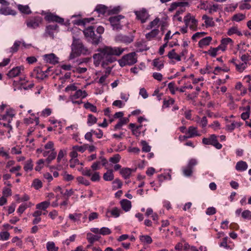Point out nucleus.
Segmentation results:
<instances>
[{
    "mask_svg": "<svg viewBox=\"0 0 251 251\" xmlns=\"http://www.w3.org/2000/svg\"><path fill=\"white\" fill-rule=\"evenodd\" d=\"M126 48L121 47H112L104 46L97 49L98 53L93 55L94 64L96 66L100 63L103 68H105L109 64L115 62L117 59L115 56H120L126 50Z\"/></svg>",
    "mask_w": 251,
    "mask_h": 251,
    "instance_id": "nucleus-1",
    "label": "nucleus"
},
{
    "mask_svg": "<svg viewBox=\"0 0 251 251\" xmlns=\"http://www.w3.org/2000/svg\"><path fill=\"white\" fill-rule=\"evenodd\" d=\"M89 53L88 49L84 46L81 41L73 36V41L71 45V52L69 59H73L81 54L86 55Z\"/></svg>",
    "mask_w": 251,
    "mask_h": 251,
    "instance_id": "nucleus-2",
    "label": "nucleus"
},
{
    "mask_svg": "<svg viewBox=\"0 0 251 251\" xmlns=\"http://www.w3.org/2000/svg\"><path fill=\"white\" fill-rule=\"evenodd\" d=\"M83 33L87 41L94 45H98L102 41V36L95 32V28L93 26L85 28L83 30Z\"/></svg>",
    "mask_w": 251,
    "mask_h": 251,
    "instance_id": "nucleus-3",
    "label": "nucleus"
},
{
    "mask_svg": "<svg viewBox=\"0 0 251 251\" xmlns=\"http://www.w3.org/2000/svg\"><path fill=\"white\" fill-rule=\"evenodd\" d=\"M15 116V113L13 109H7L5 114L0 116V125L9 128V130H11L10 123Z\"/></svg>",
    "mask_w": 251,
    "mask_h": 251,
    "instance_id": "nucleus-4",
    "label": "nucleus"
},
{
    "mask_svg": "<svg viewBox=\"0 0 251 251\" xmlns=\"http://www.w3.org/2000/svg\"><path fill=\"white\" fill-rule=\"evenodd\" d=\"M137 62V54L135 52L127 53L118 60L119 65L123 67L125 66H131Z\"/></svg>",
    "mask_w": 251,
    "mask_h": 251,
    "instance_id": "nucleus-5",
    "label": "nucleus"
},
{
    "mask_svg": "<svg viewBox=\"0 0 251 251\" xmlns=\"http://www.w3.org/2000/svg\"><path fill=\"white\" fill-rule=\"evenodd\" d=\"M202 142L204 145H212L218 150L222 148V145L218 142L217 136L215 134L211 135L208 138H203Z\"/></svg>",
    "mask_w": 251,
    "mask_h": 251,
    "instance_id": "nucleus-6",
    "label": "nucleus"
},
{
    "mask_svg": "<svg viewBox=\"0 0 251 251\" xmlns=\"http://www.w3.org/2000/svg\"><path fill=\"white\" fill-rule=\"evenodd\" d=\"M184 22L186 26L189 27L191 29L196 30L198 26V21L195 17L188 13L184 18Z\"/></svg>",
    "mask_w": 251,
    "mask_h": 251,
    "instance_id": "nucleus-7",
    "label": "nucleus"
},
{
    "mask_svg": "<svg viewBox=\"0 0 251 251\" xmlns=\"http://www.w3.org/2000/svg\"><path fill=\"white\" fill-rule=\"evenodd\" d=\"M197 161L196 159H191L188 161L186 166L182 169L183 175L185 176H191L192 175L194 167L197 164Z\"/></svg>",
    "mask_w": 251,
    "mask_h": 251,
    "instance_id": "nucleus-8",
    "label": "nucleus"
},
{
    "mask_svg": "<svg viewBox=\"0 0 251 251\" xmlns=\"http://www.w3.org/2000/svg\"><path fill=\"white\" fill-rule=\"evenodd\" d=\"M124 18V16L122 15H118L110 17L109 18V21L114 30H119L122 29L123 25H121L120 21Z\"/></svg>",
    "mask_w": 251,
    "mask_h": 251,
    "instance_id": "nucleus-9",
    "label": "nucleus"
},
{
    "mask_svg": "<svg viewBox=\"0 0 251 251\" xmlns=\"http://www.w3.org/2000/svg\"><path fill=\"white\" fill-rule=\"evenodd\" d=\"M188 5L189 3L187 2H175L172 3L169 8V11H172L174 10L177 7H181L180 9L177 11L176 12L175 16H177L184 12L185 10L184 7L188 6Z\"/></svg>",
    "mask_w": 251,
    "mask_h": 251,
    "instance_id": "nucleus-10",
    "label": "nucleus"
},
{
    "mask_svg": "<svg viewBox=\"0 0 251 251\" xmlns=\"http://www.w3.org/2000/svg\"><path fill=\"white\" fill-rule=\"evenodd\" d=\"M42 22L41 17H35L30 18L26 21L27 26L29 28L35 29L39 27Z\"/></svg>",
    "mask_w": 251,
    "mask_h": 251,
    "instance_id": "nucleus-11",
    "label": "nucleus"
},
{
    "mask_svg": "<svg viewBox=\"0 0 251 251\" xmlns=\"http://www.w3.org/2000/svg\"><path fill=\"white\" fill-rule=\"evenodd\" d=\"M134 36L132 35H126L119 34L115 37V40L117 42L123 43L128 44L132 42L134 40Z\"/></svg>",
    "mask_w": 251,
    "mask_h": 251,
    "instance_id": "nucleus-12",
    "label": "nucleus"
},
{
    "mask_svg": "<svg viewBox=\"0 0 251 251\" xmlns=\"http://www.w3.org/2000/svg\"><path fill=\"white\" fill-rule=\"evenodd\" d=\"M58 31V26L56 24L48 25L46 27L44 36L54 38V34Z\"/></svg>",
    "mask_w": 251,
    "mask_h": 251,
    "instance_id": "nucleus-13",
    "label": "nucleus"
},
{
    "mask_svg": "<svg viewBox=\"0 0 251 251\" xmlns=\"http://www.w3.org/2000/svg\"><path fill=\"white\" fill-rule=\"evenodd\" d=\"M136 18L141 21L142 23H145L149 19L150 15L145 8H142L140 10L134 12Z\"/></svg>",
    "mask_w": 251,
    "mask_h": 251,
    "instance_id": "nucleus-14",
    "label": "nucleus"
},
{
    "mask_svg": "<svg viewBox=\"0 0 251 251\" xmlns=\"http://www.w3.org/2000/svg\"><path fill=\"white\" fill-rule=\"evenodd\" d=\"M33 76H35L37 79L43 80L48 75L44 72L43 68H36L32 72Z\"/></svg>",
    "mask_w": 251,
    "mask_h": 251,
    "instance_id": "nucleus-15",
    "label": "nucleus"
},
{
    "mask_svg": "<svg viewBox=\"0 0 251 251\" xmlns=\"http://www.w3.org/2000/svg\"><path fill=\"white\" fill-rule=\"evenodd\" d=\"M56 152L55 150L46 151H43V156L46 157L48 156L47 159L45 160L46 162L49 164L52 160H54L56 156Z\"/></svg>",
    "mask_w": 251,
    "mask_h": 251,
    "instance_id": "nucleus-16",
    "label": "nucleus"
},
{
    "mask_svg": "<svg viewBox=\"0 0 251 251\" xmlns=\"http://www.w3.org/2000/svg\"><path fill=\"white\" fill-rule=\"evenodd\" d=\"M23 71L24 67L23 66L16 67L8 72L7 75L10 78L15 77L19 75Z\"/></svg>",
    "mask_w": 251,
    "mask_h": 251,
    "instance_id": "nucleus-17",
    "label": "nucleus"
},
{
    "mask_svg": "<svg viewBox=\"0 0 251 251\" xmlns=\"http://www.w3.org/2000/svg\"><path fill=\"white\" fill-rule=\"evenodd\" d=\"M45 18L46 21L49 22H55L56 23L62 24L64 21L63 18L52 13L48 14Z\"/></svg>",
    "mask_w": 251,
    "mask_h": 251,
    "instance_id": "nucleus-18",
    "label": "nucleus"
},
{
    "mask_svg": "<svg viewBox=\"0 0 251 251\" xmlns=\"http://www.w3.org/2000/svg\"><path fill=\"white\" fill-rule=\"evenodd\" d=\"M87 96V94L85 91L81 90H76L75 92L71 95L70 99L71 100H75L78 99H83Z\"/></svg>",
    "mask_w": 251,
    "mask_h": 251,
    "instance_id": "nucleus-19",
    "label": "nucleus"
},
{
    "mask_svg": "<svg viewBox=\"0 0 251 251\" xmlns=\"http://www.w3.org/2000/svg\"><path fill=\"white\" fill-rule=\"evenodd\" d=\"M44 60L52 64H55L58 63V58L53 53L45 54L43 56Z\"/></svg>",
    "mask_w": 251,
    "mask_h": 251,
    "instance_id": "nucleus-20",
    "label": "nucleus"
},
{
    "mask_svg": "<svg viewBox=\"0 0 251 251\" xmlns=\"http://www.w3.org/2000/svg\"><path fill=\"white\" fill-rule=\"evenodd\" d=\"M186 134H188V137L190 138L200 136V134L198 131L197 127L193 126H190L188 127Z\"/></svg>",
    "mask_w": 251,
    "mask_h": 251,
    "instance_id": "nucleus-21",
    "label": "nucleus"
},
{
    "mask_svg": "<svg viewBox=\"0 0 251 251\" xmlns=\"http://www.w3.org/2000/svg\"><path fill=\"white\" fill-rule=\"evenodd\" d=\"M232 45L233 41L230 38H225L222 39L221 44L219 46V48L222 51H225L226 49V46L228 44Z\"/></svg>",
    "mask_w": 251,
    "mask_h": 251,
    "instance_id": "nucleus-22",
    "label": "nucleus"
},
{
    "mask_svg": "<svg viewBox=\"0 0 251 251\" xmlns=\"http://www.w3.org/2000/svg\"><path fill=\"white\" fill-rule=\"evenodd\" d=\"M122 209L126 212L128 211L131 207V202L129 200L124 199L120 202Z\"/></svg>",
    "mask_w": 251,
    "mask_h": 251,
    "instance_id": "nucleus-23",
    "label": "nucleus"
},
{
    "mask_svg": "<svg viewBox=\"0 0 251 251\" xmlns=\"http://www.w3.org/2000/svg\"><path fill=\"white\" fill-rule=\"evenodd\" d=\"M202 19L204 20V23L206 27H212L215 25V23L212 17H209L206 15H203Z\"/></svg>",
    "mask_w": 251,
    "mask_h": 251,
    "instance_id": "nucleus-24",
    "label": "nucleus"
},
{
    "mask_svg": "<svg viewBox=\"0 0 251 251\" xmlns=\"http://www.w3.org/2000/svg\"><path fill=\"white\" fill-rule=\"evenodd\" d=\"M100 238V236L94 235L90 232L87 233L86 235V239L91 244H93L95 242L99 241Z\"/></svg>",
    "mask_w": 251,
    "mask_h": 251,
    "instance_id": "nucleus-25",
    "label": "nucleus"
},
{
    "mask_svg": "<svg viewBox=\"0 0 251 251\" xmlns=\"http://www.w3.org/2000/svg\"><path fill=\"white\" fill-rule=\"evenodd\" d=\"M235 169L238 171H245L248 169V164L245 161H240L236 163Z\"/></svg>",
    "mask_w": 251,
    "mask_h": 251,
    "instance_id": "nucleus-26",
    "label": "nucleus"
},
{
    "mask_svg": "<svg viewBox=\"0 0 251 251\" xmlns=\"http://www.w3.org/2000/svg\"><path fill=\"white\" fill-rule=\"evenodd\" d=\"M0 14L4 15H15L16 14V12L15 10L11 9L10 7H2L0 9Z\"/></svg>",
    "mask_w": 251,
    "mask_h": 251,
    "instance_id": "nucleus-27",
    "label": "nucleus"
},
{
    "mask_svg": "<svg viewBox=\"0 0 251 251\" xmlns=\"http://www.w3.org/2000/svg\"><path fill=\"white\" fill-rule=\"evenodd\" d=\"M132 171V169L128 168H125L120 170V174L125 179H127L129 178Z\"/></svg>",
    "mask_w": 251,
    "mask_h": 251,
    "instance_id": "nucleus-28",
    "label": "nucleus"
},
{
    "mask_svg": "<svg viewBox=\"0 0 251 251\" xmlns=\"http://www.w3.org/2000/svg\"><path fill=\"white\" fill-rule=\"evenodd\" d=\"M49 201H44L36 205V208L39 210L45 211L50 206Z\"/></svg>",
    "mask_w": 251,
    "mask_h": 251,
    "instance_id": "nucleus-29",
    "label": "nucleus"
},
{
    "mask_svg": "<svg viewBox=\"0 0 251 251\" xmlns=\"http://www.w3.org/2000/svg\"><path fill=\"white\" fill-rule=\"evenodd\" d=\"M17 6L19 11L23 14L28 15L31 13V11L30 10L29 6L27 5H24L22 4H18Z\"/></svg>",
    "mask_w": 251,
    "mask_h": 251,
    "instance_id": "nucleus-30",
    "label": "nucleus"
},
{
    "mask_svg": "<svg viewBox=\"0 0 251 251\" xmlns=\"http://www.w3.org/2000/svg\"><path fill=\"white\" fill-rule=\"evenodd\" d=\"M168 57L171 59H175L177 61L181 60L180 55L177 54L174 49L168 52Z\"/></svg>",
    "mask_w": 251,
    "mask_h": 251,
    "instance_id": "nucleus-31",
    "label": "nucleus"
},
{
    "mask_svg": "<svg viewBox=\"0 0 251 251\" xmlns=\"http://www.w3.org/2000/svg\"><path fill=\"white\" fill-rule=\"evenodd\" d=\"M107 7L102 4L98 5L96 8L95 11H96L99 14L103 15L107 11Z\"/></svg>",
    "mask_w": 251,
    "mask_h": 251,
    "instance_id": "nucleus-32",
    "label": "nucleus"
},
{
    "mask_svg": "<svg viewBox=\"0 0 251 251\" xmlns=\"http://www.w3.org/2000/svg\"><path fill=\"white\" fill-rule=\"evenodd\" d=\"M159 29H153L151 32L146 34V38L148 40H151L159 34Z\"/></svg>",
    "mask_w": 251,
    "mask_h": 251,
    "instance_id": "nucleus-33",
    "label": "nucleus"
},
{
    "mask_svg": "<svg viewBox=\"0 0 251 251\" xmlns=\"http://www.w3.org/2000/svg\"><path fill=\"white\" fill-rule=\"evenodd\" d=\"M32 205L30 202L22 203L19 206L17 209V212L19 213L20 215H21L27 208L30 207Z\"/></svg>",
    "mask_w": 251,
    "mask_h": 251,
    "instance_id": "nucleus-34",
    "label": "nucleus"
},
{
    "mask_svg": "<svg viewBox=\"0 0 251 251\" xmlns=\"http://www.w3.org/2000/svg\"><path fill=\"white\" fill-rule=\"evenodd\" d=\"M227 34L229 36H231L233 34H236L238 36H242V32L239 30L238 28L236 26H232L230 27L227 31Z\"/></svg>",
    "mask_w": 251,
    "mask_h": 251,
    "instance_id": "nucleus-35",
    "label": "nucleus"
},
{
    "mask_svg": "<svg viewBox=\"0 0 251 251\" xmlns=\"http://www.w3.org/2000/svg\"><path fill=\"white\" fill-rule=\"evenodd\" d=\"M242 109L243 110L245 111V112L242 113L241 115V118L244 120L248 119L250 116V112L251 110L250 106L247 105L243 107Z\"/></svg>",
    "mask_w": 251,
    "mask_h": 251,
    "instance_id": "nucleus-36",
    "label": "nucleus"
},
{
    "mask_svg": "<svg viewBox=\"0 0 251 251\" xmlns=\"http://www.w3.org/2000/svg\"><path fill=\"white\" fill-rule=\"evenodd\" d=\"M212 40V37L208 36L201 39L199 42V45L200 48H202L203 46L208 45Z\"/></svg>",
    "mask_w": 251,
    "mask_h": 251,
    "instance_id": "nucleus-37",
    "label": "nucleus"
},
{
    "mask_svg": "<svg viewBox=\"0 0 251 251\" xmlns=\"http://www.w3.org/2000/svg\"><path fill=\"white\" fill-rule=\"evenodd\" d=\"M129 122L128 118H121L118 123L115 126L114 129L115 130L120 129L124 125L126 124Z\"/></svg>",
    "mask_w": 251,
    "mask_h": 251,
    "instance_id": "nucleus-38",
    "label": "nucleus"
},
{
    "mask_svg": "<svg viewBox=\"0 0 251 251\" xmlns=\"http://www.w3.org/2000/svg\"><path fill=\"white\" fill-rule=\"evenodd\" d=\"M33 169V161L31 159L27 160L25 163L24 169L26 172L31 171Z\"/></svg>",
    "mask_w": 251,
    "mask_h": 251,
    "instance_id": "nucleus-39",
    "label": "nucleus"
},
{
    "mask_svg": "<svg viewBox=\"0 0 251 251\" xmlns=\"http://www.w3.org/2000/svg\"><path fill=\"white\" fill-rule=\"evenodd\" d=\"M139 239L142 243L145 244H150L152 242L151 237L148 235H141Z\"/></svg>",
    "mask_w": 251,
    "mask_h": 251,
    "instance_id": "nucleus-40",
    "label": "nucleus"
},
{
    "mask_svg": "<svg viewBox=\"0 0 251 251\" xmlns=\"http://www.w3.org/2000/svg\"><path fill=\"white\" fill-rule=\"evenodd\" d=\"M46 248L48 251H58V248L56 247L55 243L52 241H49L47 243Z\"/></svg>",
    "mask_w": 251,
    "mask_h": 251,
    "instance_id": "nucleus-41",
    "label": "nucleus"
},
{
    "mask_svg": "<svg viewBox=\"0 0 251 251\" xmlns=\"http://www.w3.org/2000/svg\"><path fill=\"white\" fill-rule=\"evenodd\" d=\"M153 66L156 68L157 70H160L164 67L163 62L159 59H155L153 60Z\"/></svg>",
    "mask_w": 251,
    "mask_h": 251,
    "instance_id": "nucleus-42",
    "label": "nucleus"
},
{
    "mask_svg": "<svg viewBox=\"0 0 251 251\" xmlns=\"http://www.w3.org/2000/svg\"><path fill=\"white\" fill-rule=\"evenodd\" d=\"M246 18V15L242 13H238L233 16L232 20L236 22H239L241 21L245 20Z\"/></svg>",
    "mask_w": 251,
    "mask_h": 251,
    "instance_id": "nucleus-43",
    "label": "nucleus"
},
{
    "mask_svg": "<svg viewBox=\"0 0 251 251\" xmlns=\"http://www.w3.org/2000/svg\"><path fill=\"white\" fill-rule=\"evenodd\" d=\"M203 85V83H201L200 84L201 86H197L196 87V90L197 91V92L192 93L191 94H189L187 96V97L191 100L194 99V98H196L197 97V96L198 95L199 92L201 90V87H202Z\"/></svg>",
    "mask_w": 251,
    "mask_h": 251,
    "instance_id": "nucleus-44",
    "label": "nucleus"
},
{
    "mask_svg": "<svg viewBox=\"0 0 251 251\" xmlns=\"http://www.w3.org/2000/svg\"><path fill=\"white\" fill-rule=\"evenodd\" d=\"M103 179L105 181H111L114 179V175L112 170L108 171L103 174Z\"/></svg>",
    "mask_w": 251,
    "mask_h": 251,
    "instance_id": "nucleus-45",
    "label": "nucleus"
},
{
    "mask_svg": "<svg viewBox=\"0 0 251 251\" xmlns=\"http://www.w3.org/2000/svg\"><path fill=\"white\" fill-rule=\"evenodd\" d=\"M160 22V21L159 18H156L154 20L150 23L149 25L147 27V29L149 30L154 27H155L156 26L158 25Z\"/></svg>",
    "mask_w": 251,
    "mask_h": 251,
    "instance_id": "nucleus-46",
    "label": "nucleus"
},
{
    "mask_svg": "<svg viewBox=\"0 0 251 251\" xmlns=\"http://www.w3.org/2000/svg\"><path fill=\"white\" fill-rule=\"evenodd\" d=\"M45 162V160L43 159H40L38 160L36 162V166L35 167V170L37 172L40 171L44 167V164Z\"/></svg>",
    "mask_w": 251,
    "mask_h": 251,
    "instance_id": "nucleus-47",
    "label": "nucleus"
},
{
    "mask_svg": "<svg viewBox=\"0 0 251 251\" xmlns=\"http://www.w3.org/2000/svg\"><path fill=\"white\" fill-rule=\"evenodd\" d=\"M21 43L19 41H15L13 46L10 48L9 52L12 53L17 52Z\"/></svg>",
    "mask_w": 251,
    "mask_h": 251,
    "instance_id": "nucleus-48",
    "label": "nucleus"
},
{
    "mask_svg": "<svg viewBox=\"0 0 251 251\" xmlns=\"http://www.w3.org/2000/svg\"><path fill=\"white\" fill-rule=\"evenodd\" d=\"M108 212H110L112 216L115 218H117L120 216L121 210L120 208L115 207L113 208L111 210L108 211Z\"/></svg>",
    "mask_w": 251,
    "mask_h": 251,
    "instance_id": "nucleus-49",
    "label": "nucleus"
},
{
    "mask_svg": "<svg viewBox=\"0 0 251 251\" xmlns=\"http://www.w3.org/2000/svg\"><path fill=\"white\" fill-rule=\"evenodd\" d=\"M81 216V213L70 214L69 215V218L74 222H77L80 221Z\"/></svg>",
    "mask_w": 251,
    "mask_h": 251,
    "instance_id": "nucleus-50",
    "label": "nucleus"
},
{
    "mask_svg": "<svg viewBox=\"0 0 251 251\" xmlns=\"http://www.w3.org/2000/svg\"><path fill=\"white\" fill-rule=\"evenodd\" d=\"M168 87L173 95L175 94L176 91L178 90V87L175 86V83L174 82H170L168 85Z\"/></svg>",
    "mask_w": 251,
    "mask_h": 251,
    "instance_id": "nucleus-51",
    "label": "nucleus"
},
{
    "mask_svg": "<svg viewBox=\"0 0 251 251\" xmlns=\"http://www.w3.org/2000/svg\"><path fill=\"white\" fill-rule=\"evenodd\" d=\"M10 237V233L8 231H1L0 232V241H6Z\"/></svg>",
    "mask_w": 251,
    "mask_h": 251,
    "instance_id": "nucleus-52",
    "label": "nucleus"
},
{
    "mask_svg": "<svg viewBox=\"0 0 251 251\" xmlns=\"http://www.w3.org/2000/svg\"><path fill=\"white\" fill-rule=\"evenodd\" d=\"M84 106L86 109H89L93 112H96L97 111V107L89 102L85 103Z\"/></svg>",
    "mask_w": 251,
    "mask_h": 251,
    "instance_id": "nucleus-53",
    "label": "nucleus"
},
{
    "mask_svg": "<svg viewBox=\"0 0 251 251\" xmlns=\"http://www.w3.org/2000/svg\"><path fill=\"white\" fill-rule=\"evenodd\" d=\"M88 145L85 144L83 146H75L73 147V150H75L76 151H78L81 152H83L87 149Z\"/></svg>",
    "mask_w": 251,
    "mask_h": 251,
    "instance_id": "nucleus-54",
    "label": "nucleus"
},
{
    "mask_svg": "<svg viewBox=\"0 0 251 251\" xmlns=\"http://www.w3.org/2000/svg\"><path fill=\"white\" fill-rule=\"evenodd\" d=\"M240 125L239 123L237 122H233L230 125H227L226 126V128L227 130L231 131L233 130L237 126H240Z\"/></svg>",
    "mask_w": 251,
    "mask_h": 251,
    "instance_id": "nucleus-55",
    "label": "nucleus"
},
{
    "mask_svg": "<svg viewBox=\"0 0 251 251\" xmlns=\"http://www.w3.org/2000/svg\"><path fill=\"white\" fill-rule=\"evenodd\" d=\"M236 70L239 72H242L247 67V63H241L239 64H235Z\"/></svg>",
    "mask_w": 251,
    "mask_h": 251,
    "instance_id": "nucleus-56",
    "label": "nucleus"
},
{
    "mask_svg": "<svg viewBox=\"0 0 251 251\" xmlns=\"http://www.w3.org/2000/svg\"><path fill=\"white\" fill-rule=\"evenodd\" d=\"M141 144L142 145V151L148 152L151 151V147L145 141H142Z\"/></svg>",
    "mask_w": 251,
    "mask_h": 251,
    "instance_id": "nucleus-57",
    "label": "nucleus"
},
{
    "mask_svg": "<svg viewBox=\"0 0 251 251\" xmlns=\"http://www.w3.org/2000/svg\"><path fill=\"white\" fill-rule=\"evenodd\" d=\"M76 237V234H73L69 238L66 239L63 242V244L68 246L70 245L71 242H74Z\"/></svg>",
    "mask_w": 251,
    "mask_h": 251,
    "instance_id": "nucleus-58",
    "label": "nucleus"
},
{
    "mask_svg": "<svg viewBox=\"0 0 251 251\" xmlns=\"http://www.w3.org/2000/svg\"><path fill=\"white\" fill-rule=\"evenodd\" d=\"M32 186L36 189H38L42 187V182L38 179L33 180Z\"/></svg>",
    "mask_w": 251,
    "mask_h": 251,
    "instance_id": "nucleus-59",
    "label": "nucleus"
},
{
    "mask_svg": "<svg viewBox=\"0 0 251 251\" xmlns=\"http://www.w3.org/2000/svg\"><path fill=\"white\" fill-rule=\"evenodd\" d=\"M220 50V48H219V46L215 48H211L210 50H208V53L212 57H215L217 54L218 51Z\"/></svg>",
    "mask_w": 251,
    "mask_h": 251,
    "instance_id": "nucleus-60",
    "label": "nucleus"
},
{
    "mask_svg": "<svg viewBox=\"0 0 251 251\" xmlns=\"http://www.w3.org/2000/svg\"><path fill=\"white\" fill-rule=\"evenodd\" d=\"M242 217L245 219H251V211L245 210L242 212Z\"/></svg>",
    "mask_w": 251,
    "mask_h": 251,
    "instance_id": "nucleus-61",
    "label": "nucleus"
},
{
    "mask_svg": "<svg viewBox=\"0 0 251 251\" xmlns=\"http://www.w3.org/2000/svg\"><path fill=\"white\" fill-rule=\"evenodd\" d=\"M97 118L91 114L89 115L88 118L87 124L89 126H91L97 122Z\"/></svg>",
    "mask_w": 251,
    "mask_h": 251,
    "instance_id": "nucleus-62",
    "label": "nucleus"
},
{
    "mask_svg": "<svg viewBox=\"0 0 251 251\" xmlns=\"http://www.w3.org/2000/svg\"><path fill=\"white\" fill-rule=\"evenodd\" d=\"M111 231L110 229L106 227H102L100 229V234L102 235H106L111 234Z\"/></svg>",
    "mask_w": 251,
    "mask_h": 251,
    "instance_id": "nucleus-63",
    "label": "nucleus"
},
{
    "mask_svg": "<svg viewBox=\"0 0 251 251\" xmlns=\"http://www.w3.org/2000/svg\"><path fill=\"white\" fill-rule=\"evenodd\" d=\"M120 158L121 157L120 155L117 154L113 157L110 158L109 161L112 163L116 164L120 161Z\"/></svg>",
    "mask_w": 251,
    "mask_h": 251,
    "instance_id": "nucleus-64",
    "label": "nucleus"
}]
</instances>
